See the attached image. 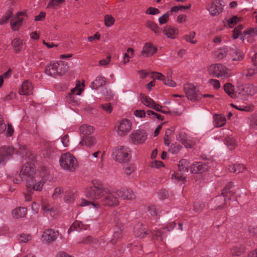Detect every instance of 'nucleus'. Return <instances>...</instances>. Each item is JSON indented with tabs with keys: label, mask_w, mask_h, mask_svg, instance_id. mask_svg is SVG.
I'll return each mask as SVG.
<instances>
[{
	"label": "nucleus",
	"mask_w": 257,
	"mask_h": 257,
	"mask_svg": "<svg viewBox=\"0 0 257 257\" xmlns=\"http://www.w3.org/2000/svg\"><path fill=\"white\" fill-rule=\"evenodd\" d=\"M85 196L89 200L82 199L79 204L80 206L91 204L93 207L99 208L102 205L115 206L119 204L115 190L104 188L94 184L93 186L86 191Z\"/></svg>",
	"instance_id": "nucleus-1"
},
{
	"label": "nucleus",
	"mask_w": 257,
	"mask_h": 257,
	"mask_svg": "<svg viewBox=\"0 0 257 257\" xmlns=\"http://www.w3.org/2000/svg\"><path fill=\"white\" fill-rule=\"evenodd\" d=\"M189 162L185 160L182 159L178 164V171L172 175V179L174 181H182L185 180L187 173L190 170L192 173H203L208 170V167L205 164L197 162L190 166L189 168Z\"/></svg>",
	"instance_id": "nucleus-2"
},
{
	"label": "nucleus",
	"mask_w": 257,
	"mask_h": 257,
	"mask_svg": "<svg viewBox=\"0 0 257 257\" xmlns=\"http://www.w3.org/2000/svg\"><path fill=\"white\" fill-rule=\"evenodd\" d=\"M49 171L44 167L41 169L40 176L37 175L32 179L26 183V189L30 192L40 191L44 184L49 179Z\"/></svg>",
	"instance_id": "nucleus-3"
},
{
	"label": "nucleus",
	"mask_w": 257,
	"mask_h": 257,
	"mask_svg": "<svg viewBox=\"0 0 257 257\" xmlns=\"http://www.w3.org/2000/svg\"><path fill=\"white\" fill-rule=\"evenodd\" d=\"M207 71L213 77L226 79L231 76V71L221 64H212L207 67Z\"/></svg>",
	"instance_id": "nucleus-4"
},
{
	"label": "nucleus",
	"mask_w": 257,
	"mask_h": 257,
	"mask_svg": "<svg viewBox=\"0 0 257 257\" xmlns=\"http://www.w3.org/2000/svg\"><path fill=\"white\" fill-rule=\"evenodd\" d=\"M112 157L113 159L120 163H125L131 158V150L124 146H118L112 150Z\"/></svg>",
	"instance_id": "nucleus-5"
},
{
	"label": "nucleus",
	"mask_w": 257,
	"mask_h": 257,
	"mask_svg": "<svg viewBox=\"0 0 257 257\" xmlns=\"http://www.w3.org/2000/svg\"><path fill=\"white\" fill-rule=\"evenodd\" d=\"M59 162L61 167L64 170L69 171H75L78 167V162L73 155L67 153L62 154L60 158Z\"/></svg>",
	"instance_id": "nucleus-6"
},
{
	"label": "nucleus",
	"mask_w": 257,
	"mask_h": 257,
	"mask_svg": "<svg viewBox=\"0 0 257 257\" xmlns=\"http://www.w3.org/2000/svg\"><path fill=\"white\" fill-rule=\"evenodd\" d=\"M37 159L35 161L32 160L26 161V163L22 167L20 176L22 179H24L26 182H28L32 179L37 174L35 172V163L36 162Z\"/></svg>",
	"instance_id": "nucleus-7"
},
{
	"label": "nucleus",
	"mask_w": 257,
	"mask_h": 257,
	"mask_svg": "<svg viewBox=\"0 0 257 257\" xmlns=\"http://www.w3.org/2000/svg\"><path fill=\"white\" fill-rule=\"evenodd\" d=\"M232 186V183H229L223 188L221 195L215 197L214 200V202L216 203L215 208H222L226 200L230 199L231 196L233 194V192L230 190Z\"/></svg>",
	"instance_id": "nucleus-8"
},
{
	"label": "nucleus",
	"mask_w": 257,
	"mask_h": 257,
	"mask_svg": "<svg viewBox=\"0 0 257 257\" xmlns=\"http://www.w3.org/2000/svg\"><path fill=\"white\" fill-rule=\"evenodd\" d=\"M12 148L14 149V152H16L17 154H20L23 157H25L26 161L32 160L35 161L36 160V156L26 145L18 143L15 148Z\"/></svg>",
	"instance_id": "nucleus-9"
},
{
	"label": "nucleus",
	"mask_w": 257,
	"mask_h": 257,
	"mask_svg": "<svg viewBox=\"0 0 257 257\" xmlns=\"http://www.w3.org/2000/svg\"><path fill=\"white\" fill-rule=\"evenodd\" d=\"M176 223L174 222H170L167 227H164L163 229H157L156 227L152 228L151 232L153 236V239L158 241H163L164 238L166 236L165 230L167 229L170 231L173 229L176 226Z\"/></svg>",
	"instance_id": "nucleus-10"
},
{
	"label": "nucleus",
	"mask_w": 257,
	"mask_h": 257,
	"mask_svg": "<svg viewBox=\"0 0 257 257\" xmlns=\"http://www.w3.org/2000/svg\"><path fill=\"white\" fill-rule=\"evenodd\" d=\"M242 26L241 25H239L237 27H236L232 31V37L234 39H237L239 35L241 36V39H244L246 35H248L249 36H257V28H249L241 33V30H242Z\"/></svg>",
	"instance_id": "nucleus-11"
},
{
	"label": "nucleus",
	"mask_w": 257,
	"mask_h": 257,
	"mask_svg": "<svg viewBox=\"0 0 257 257\" xmlns=\"http://www.w3.org/2000/svg\"><path fill=\"white\" fill-rule=\"evenodd\" d=\"M184 90L188 99L191 101H198L201 97L197 88L192 84H185L184 86Z\"/></svg>",
	"instance_id": "nucleus-12"
},
{
	"label": "nucleus",
	"mask_w": 257,
	"mask_h": 257,
	"mask_svg": "<svg viewBox=\"0 0 257 257\" xmlns=\"http://www.w3.org/2000/svg\"><path fill=\"white\" fill-rule=\"evenodd\" d=\"M59 236V232L52 229L46 230L41 236L43 243L49 244L56 240Z\"/></svg>",
	"instance_id": "nucleus-13"
},
{
	"label": "nucleus",
	"mask_w": 257,
	"mask_h": 257,
	"mask_svg": "<svg viewBox=\"0 0 257 257\" xmlns=\"http://www.w3.org/2000/svg\"><path fill=\"white\" fill-rule=\"evenodd\" d=\"M132 130V122L126 118L121 120L117 130V135L119 136H124L127 135Z\"/></svg>",
	"instance_id": "nucleus-14"
},
{
	"label": "nucleus",
	"mask_w": 257,
	"mask_h": 257,
	"mask_svg": "<svg viewBox=\"0 0 257 257\" xmlns=\"http://www.w3.org/2000/svg\"><path fill=\"white\" fill-rule=\"evenodd\" d=\"M141 100L142 102L146 106L152 108L157 111L166 113V112L162 109V106L157 104L153 99L145 95H141Z\"/></svg>",
	"instance_id": "nucleus-15"
},
{
	"label": "nucleus",
	"mask_w": 257,
	"mask_h": 257,
	"mask_svg": "<svg viewBox=\"0 0 257 257\" xmlns=\"http://www.w3.org/2000/svg\"><path fill=\"white\" fill-rule=\"evenodd\" d=\"M27 15L25 12H19L11 20V27L13 30L17 31L22 25L23 21Z\"/></svg>",
	"instance_id": "nucleus-16"
},
{
	"label": "nucleus",
	"mask_w": 257,
	"mask_h": 257,
	"mask_svg": "<svg viewBox=\"0 0 257 257\" xmlns=\"http://www.w3.org/2000/svg\"><path fill=\"white\" fill-rule=\"evenodd\" d=\"M177 140L186 147L191 148L195 144V141L193 138L187 136L184 132H180L176 136Z\"/></svg>",
	"instance_id": "nucleus-17"
},
{
	"label": "nucleus",
	"mask_w": 257,
	"mask_h": 257,
	"mask_svg": "<svg viewBox=\"0 0 257 257\" xmlns=\"http://www.w3.org/2000/svg\"><path fill=\"white\" fill-rule=\"evenodd\" d=\"M14 153V149L11 147H3L0 148V166L5 165L9 156Z\"/></svg>",
	"instance_id": "nucleus-18"
},
{
	"label": "nucleus",
	"mask_w": 257,
	"mask_h": 257,
	"mask_svg": "<svg viewBox=\"0 0 257 257\" xmlns=\"http://www.w3.org/2000/svg\"><path fill=\"white\" fill-rule=\"evenodd\" d=\"M131 139L135 144H141L144 143L147 138L146 133L144 131L137 130L132 133Z\"/></svg>",
	"instance_id": "nucleus-19"
},
{
	"label": "nucleus",
	"mask_w": 257,
	"mask_h": 257,
	"mask_svg": "<svg viewBox=\"0 0 257 257\" xmlns=\"http://www.w3.org/2000/svg\"><path fill=\"white\" fill-rule=\"evenodd\" d=\"M33 85L31 82L25 80L22 83L19 92L21 95H29L33 93Z\"/></svg>",
	"instance_id": "nucleus-20"
},
{
	"label": "nucleus",
	"mask_w": 257,
	"mask_h": 257,
	"mask_svg": "<svg viewBox=\"0 0 257 257\" xmlns=\"http://www.w3.org/2000/svg\"><path fill=\"white\" fill-rule=\"evenodd\" d=\"M116 194L118 197L122 199L131 200L136 197L135 194L133 191L129 189H121L116 190Z\"/></svg>",
	"instance_id": "nucleus-21"
},
{
	"label": "nucleus",
	"mask_w": 257,
	"mask_h": 257,
	"mask_svg": "<svg viewBox=\"0 0 257 257\" xmlns=\"http://www.w3.org/2000/svg\"><path fill=\"white\" fill-rule=\"evenodd\" d=\"M157 50V47L155 46L152 43L150 42L146 43L143 47L142 55L149 57L156 53Z\"/></svg>",
	"instance_id": "nucleus-22"
},
{
	"label": "nucleus",
	"mask_w": 257,
	"mask_h": 257,
	"mask_svg": "<svg viewBox=\"0 0 257 257\" xmlns=\"http://www.w3.org/2000/svg\"><path fill=\"white\" fill-rule=\"evenodd\" d=\"M135 235L141 238H144L148 233L146 226L142 223H138L134 227Z\"/></svg>",
	"instance_id": "nucleus-23"
},
{
	"label": "nucleus",
	"mask_w": 257,
	"mask_h": 257,
	"mask_svg": "<svg viewBox=\"0 0 257 257\" xmlns=\"http://www.w3.org/2000/svg\"><path fill=\"white\" fill-rule=\"evenodd\" d=\"M88 227V225L84 224L81 221L76 220L70 227L68 233H70V232L74 230L80 231L82 230H86Z\"/></svg>",
	"instance_id": "nucleus-24"
},
{
	"label": "nucleus",
	"mask_w": 257,
	"mask_h": 257,
	"mask_svg": "<svg viewBox=\"0 0 257 257\" xmlns=\"http://www.w3.org/2000/svg\"><path fill=\"white\" fill-rule=\"evenodd\" d=\"M96 143V140L95 138L92 136H83L81 141L80 142L79 145L85 146L88 148H91L95 146Z\"/></svg>",
	"instance_id": "nucleus-25"
},
{
	"label": "nucleus",
	"mask_w": 257,
	"mask_h": 257,
	"mask_svg": "<svg viewBox=\"0 0 257 257\" xmlns=\"http://www.w3.org/2000/svg\"><path fill=\"white\" fill-rule=\"evenodd\" d=\"M229 55L232 58V60L234 61H241L244 58L243 53L235 47L230 48Z\"/></svg>",
	"instance_id": "nucleus-26"
},
{
	"label": "nucleus",
	"mask_w": 257,
	"mask_h": 257,
	"mask_svg": "<svg viewBox=\"0 0 257 257\" xmlns=\"http://www.w3.org/2000/svg\"><path fill=\"white\" fill-rule=\"evenodd\" d=\"M114 221L116 222V226L114 228L112 238L110 240V242L113 244L116 242L117 240L122 236V229L119 226L118 221L116 220V218H115Z\"/></svg>",
	"instance_id": "nucleus-27"
},
{
	"label": "nucleus",
	"mask_w": 257,
	"mask_h": 257,
	"mask_svg": "<svg viewBox=\"0 0 257 257\" xmlns=\"http://www.w3.org/2000/svg\"><path fill=\"white\" fill-rule=\"evenodd\" d=\"M230 48L228 47H223L219 49H218L214 53V57L218 60H221L226 57L227 55H229Z\"/></svg>",
	"instance_id": "nucleus-28"
},
{
	"label": "nucleus",
	"mask_w": 257,
	"mask_h": 257,
	"mask_svg": "<svg viewBox=\"0 0 257 257\" xmlns=\"http://www.w3.org/2000/svg\"><path fill=\"white\" fill-rule=\"evenodd\" d=\"M106 83V79L105 77L98 76L96 78L94 81L91 83L90 87L92 89H96L99 87H103Z\"/></svg>",
	"instance_id": "nucleus-29"
},
{
	"label": "nucleus",
	"mask_w": 257,
	"mask_h": 257,
	"mask_svg": "<svg viewBox=\"0 0 257 257\" xmlns=\"http://www.w3.org/2000/svg\"><path fill=\"white\" fill-rule=\"evenodd\" d=\"M57 66V76L65 74L68 70V66L66 63L63 61L56 62Z\"/></svg>",
	"instance_id": "nucleus-30"
},
{
	"label": "nucleus",
	"mask_w": 257,
	"mask_h": 257,
	"mask_svg": "<svg viewBox=\"0 0 257 257\" xmlns=\"http://www.w3.org/2000/svg\"><path fill=\"white\" fill-rule=\"evenodd\" d=\"M57 66L56 62L51 63L45 68V72L48 75L55 77L57 76Z\"/></svg>",
	"instance_id": "nucleus-31"
},
{
	"label": "nucleus",
	"mask_w": 257,
	"mask_h": 257,
	"mask_svg": "<svg viewBox=\"0 0 257 257\" xmlns=\"http://www.w3.org/2000/svg\"><path fill=\"white\" fill-rule=\"evenodd\" d=\"M81 91L82 89L80 86L77 85L75 87L71 90V92L69 95L67 96V100L70 103L73 102L74 99V95H80Z\"/></svg>",
	"instance_id": "nucleus-32"
},
{
	"label": "nucleus",
	"mask_w": 257,
	"mask_h": 257,
	"mask_svg": "<svg viewBox=\"0 0 257 257\" xmlns=\"http://www.w3.org/2000/svg\"><path fill=\"white\" fill-rule=\"evenodd\" d=\"M80 132L83 136H90L94 131L93 127L88 124H83L79 128Z\"/></svg>",
	"instance_id": "nucleus-33"
},
{
	"label": "nucleus",
	"mask_w": 257,
	"mask_h": 257,
	"mask_svg": "<svg viewBox=\"0 0 257 257\" xmlns=\"http://www.w3.org/2000/svg\"><path fill=\"white\" fill-rule=\"evenodd\" d=\"M27 208L25 207H19L14 209L12 214L14 217L19 218L24 217L27 214Z\"/></svg>",
	"instance_id": "nucleus-34"
},
{
	"label": "nucleus",
	"mask_w": 257,
	"mask_h": 257,
	"mask_svg": "<svg viewBox=\"0 0 257 257\" xmlns=\"http://www.w3.org/2000/svg\"><path fill=\"white\" fill-rule=\"evenodd\" d=\"M222 8L219 4L212 3L211 6L207 9L212 16H215L221 12Z\"/></svg>",
	"instance_id": "nucleus-35"
},
{
	"label": "nucleus",
	"mask_w": 257,
	"mask_h": 257,
	"mask_svg": "<svg viewBox=\"0 0 257 257\" xmlns=\"http://www.w3.org/2000/svg\"><path fill=\"white\" fill-rule=\"evenodd\" d=\"M42 206L44 211L46 212H50L51 215L55 214V210L53 208L51 204L49 203L47 200H42Z\"/></svg>",
	"instance_id": "nucleus-36"
},
{
	"label": "nucleus",
	"mask_w": 257,
	"mask_h": 257,
	"mask_svg": "<svg viewBox=\"0 0 257 257\" xmlns=\"http://www.w3.org/2000/svg\"><path fill=\"white\" fill-rule=\"evenodd\" d=\"M215 125L217 127L223 126L226 123V118L224 115L221 114H215L213 116Z\"/></svg>",
	"instance_id": "nucleus-37"
},
{
	"label": "nucleus",
	"mask_w": 257,
	"mask_h": 257,
	"mask_svg": "<svg viewBox=\"0 0 257 257\" xmlns=\"http://www.w3.org/2000/svg\"><path fill=\"white\" fill-rule=\"evenodd\" d=\"M225 92L231 97L233 98L237 96V91H234V86L230 83H226L224 85Z\"/></svg>",
	"instance_id": "nucleus-38"
},
{
	"label": "nucleus",
	"mask_w": 257,
	"mask_h": 257,
	"mask_svg": "<svg viewBox=\"0 0 257 257\" xmlns=\"http://www.w3.org/2000/svg\"><path fill=\"white\" fill-rule=\"evenodd\" d=\"M12 46L16 53L20 52L23 48V41L18 38L14 39L12 41Z\"/></svg>",
	"instance_id": "nucleus-39"
},
{
	"label": "nucleus",
	"mask_w": 257,
	"mask_h": 257,
	"mask_svg": "<svg viewBox=\"0 0 257 257\" xmlns=\"http://www.w3.org/2000/svg\"><path fill=\"white\" fill-rule=\"evenodd\" d=\"M241 21V18L237 16H233L230 19L226 20V22H223L224 25L225 26H228L229 28H232L234 27L239 22Z\"/></svg>",
	"instance_id": "nucleus-40"
},
{
	"label": "nucleus",
	"mask_w": 257,
	"mask_h": 257,
	"mask_svg": "<svg viewBox=\"0 0 257 257\" xmlns=\"http://www.w3.org/2000/svg\"><path fill=\"white\" fill-rule=\"evenodd\" d=\"M172 73V72L171 71H169L167 73V76H164L162 81L163 82V83L167 86L170 87H175L176 86V83L171 79Z\"/></svg>",
	"instance_id": "nucleus-41"
},
{
	"label": "nucleus",
	"mask_w": 257,
	"mask_h": 257,
	"mask_svg": "<svg viewBox=\"0 0 257 257\" xmlns=\"http://www.w3.org/2000/svg\"><path fill=\"white\" fill-rule=\"evenodd\" d=\"M163 33L168 38H170L171 39H174L175 38V30L171 27H166L163 30Z\"/></svg>",
	"instance_id": "nucleus-42"
},
{
	"label": "nucleus",
	"mask_w": 257,
	"mask_h": 257,
	"mask_svg": "<svg viewBox=\"0 0 257 257\" xmlns=\"http://www.w3.org/2000/svg\"><path fill=\"white\" fill-rule=\"evenodd\" d=\"M247 90V89L246 87V85L242 86L239 88L238 91H237L236 97H240L241 98H245L248 96Z\"/></svg>",
	"instance_id": "nucleus-43"
},
{
	"label": "nucleus",
	"mask_w": 257,
	"mask_h": 257,
	"mask_svg": "<svg viewBox=\"0 0 257 257\" xmlns=\"http://www.w3.org/2000/svg\"><path fill=\"white\" fill-rule=\"evenodd\" d=\"M196 35V33L194 31L190 32L188 34L185 35L184 36V39L187 42L191 43V44H195L197 43V41L196 40H193Z\"/></svg>",
	"instance_id": "nucleus-44"
},
{
	"label": "nucleus",
	"mask_w": 257,
	"mask_h": 257,
	"mask_svg": "<svg viewBox=\"0 0 257 257\" xmlns=\"http://www.w3.org/2000/svg\"><path fill=\"white\" fill-rule=\"evenodd\" d=\"M225 144L229 150L234 149L236 145L235 140L231 137H228L225 139Z\"/></svg>",
	"instance_id": "nucleus-45"
},
{
	"label": "nucleus",
	"mask_w": 257,
	"mask_h": 257,
	"mask_svg": "<svg viewBox=\"0 0 257 257\" xmlns=\"http://www.w3.org/2000/svg\"><path fill=\"white\" fill-rule=\"evenodd\" d=\"M257 72V66L253 65V68H248L242 72V74L246 77H251Z\"/></svg>",
	"instance_id": "nucleus-46"
},
{
	"label": "nucleus",
	"mask_w": 257,
	"mask_h": 257,
	"mask_svg": "<svg viewBox=\"0 0 257 257\" xmlns=\"http://www.w3.org/2000/svg\"><path fill=\"white\" fill-rule=\"evenodd\" d=\"M32 239V236L29 234L22 233L18 237L20 242L27 243Z\"/></svg>",
	"instance_id": "nucleus-47"
},
{
	"label": "nucleus",
	"mask_w": 257,
	"mask_h": 257,
	"mask_svg": "<svg viewBox=\"0 0 257 257\" xmlns=\"http://www.w3.org/2000/svg\"><path fill=\"white\" fill-rule=\"evenodd\" d=\"M146 26L153 31L155 33H158L160 32V28L157 24L152 21H148L146 23Z\"/></svg>",
	"instance_id": "nucleus-48"
},
{
	"label": "nucleus",
	"mask_w": 257,
	"mask_h": 257,
	"mask_svg": "<svg viewBox=\"0 0 257 257\" xmlns=\"http://www.w3.org/2000/svg\"><path fill=\"white\" fill-rule=\"evenodd\" d=\"M63 189L61 187L55 188L52 196L53 199H56L60 197L61 195L63 193Z\"/></svg>",
	"instance_id": "nucleus-49"
},
{
	"label": "nucleus",
	"mask_w": 257,
	"mask_h": 257,
	"mask_svg": "<svg viewBox=\"0 0 257 257\" xmlns=\"http://www.w3.org/2000/svg\"><path fill=\"white\" fill-rule=\"evenodd\" d=\"M114 22V18L109 15H106L104 17V23L105 25L107 27H110L111 26Z\"/></svg>",
	"instance_id": "nucleus-50"
},
{
	"label": "nucleus",
	"mask_w": 257,
	"mask_h": 257,
	"mask_svg": "<svg viewBox=\"0 0 257 257\" xmlns=\"http://www.w3.org/2000/svg\"><path fill=\"white\" fill-rule=\"evenodd\" d=\"M96 241V239H93L91 236H88L84 238L82 240H80L77 242L78 244L83 243V244H89L94 243Z\"/></svg>",
	"instance_id": "nucleus-51"
},
{
	"label": "nucleus",
	"mask_w": 257,
	"mask_h": 257,
	"mask_svg": "<svg viewBox=\"0 0 257 257\" xmlns=\"http://www.w3.org/2000/svg\"><path fill=\"white\" fill-rule=\"evenodd\" d=\"M247 87V91L248 93V95H253L257 93V86H255L254 85L251 84H246Z\"/></svg>",
	"instance_id": "nucleus-52"
},
{
	"label": "nucleus",
	"mask_w": 257,
	"mask_h": 257,
	"mask_svg": "<svg viewBox=\"0 0 257 257\" xmlns=\"http://www.w3.org/2000/svg\"><path fill=\"white\" fill-rule=\"evenodd\" d=\"M147 114L149 116H151L152 118H157L159 120H163V116L161 115L158 114L152 110H147Z\"/></svg>",
	"instance_id": "nucleus-53"
},
{
	"label": "nucleus",
	"mask_w": 257,
	"mask_h": 257,
	"mask_svg": "<svg viewBox=\"0 0 257 257\" xmlns=\"http://www.w3.org/2000/svg\"><path fill=\"white\" fill-rule=\"evenodd\" d=\"M100 107L108 113H110L112 111V107L110 103L101 104Z\"/></svg>",
	"instance_id": "nucleus-54"
},
{
	"label": "nucleus",
	"mask_w": 257,
	"mask_h": 257,
	"mask_svg": "<svg viewBox=\"0 0 257 257\" xmlns=\"http://www.w3.org/2000/svg\"><path fill=\"white\" fill-rule=\"evenodd\" d=\"M204 204L200 202H194L193 207L195 212H197L200 211L204 206Z\"/></svg>",
	"instance_id": "nucleus-55"
},
{
	"label": "nucleus",
	"mask_w": 257,
	"mask_h": 257,
	"mask_svg": "<svg viewBox=\"0 0 257 257\" xmlns=\"http://www.w3.org/2000/svg\"><path fill=\"white\" fill-rule=\"evenodd\" d=\"M158 195L160 199H164L168 196V191L165 189H161L158 192Z\"/></svg>",
	"instance_id": "nucleus-56"
},
{
	"label": "nucleus",
	"mask_w": 257,
	"mask_h": 257,
	"mask_svg": "<svg viewBox=\"0 0 257 257\" xmlns=\"http://www.w3.org/2000/svg\"><path fill=\"white\" fill-rule=\"evenodd\" d=\"M243 251V248H238L237 246H234L231 249V253L232 255L239 256Z\"/></svg>",
	"instance_id": "nucleus-57"
},
{
	"label": "nucleus",
	"mask_w": 257,
	"mask_h": 257,
	"mask_svg": "<svg viewBox=\"0 0 257 257\" xmlns=\"http://www.w3.org/2000/svg\"><path fill=\"white\" fill-rule=\"evenodd\" d=\"M134 115L139 118H143L149 116L147 112H145L144 110H136L134 111Z\"/></svg>",
	"instance_id": "nucleus-58"
},
{
	"label": "nucleus",
	"mask_w": 257,
	"mask_h": 257,
	"mask_svg": "<svg viewBox=\"0 0 257 257\" xmlns=\"http://www.w3.org/2000/svg\"><path fill=\"white\" fill-rule=\"evenodd\" d=\"M159 208L156 206L151 205L148 206V210L152 215H157L158 213Z\"/></svg>",
	"instance_id": "nucleus-59"
},
{
	"label": "nucleus",
	"mask_w": 257,
	"mask_h": 257,
	"mask_svg": "<svg viewBox=\"0 0 257 257\" xmlns=\"http://www.w3.org/2000/svg\"><path fill=\"white\" fill-rule=\"evenodd\" d=\"M136 167L132 164L127 165L124 168V173L127 175H130L132 172H134L136 170Z\"/></svg>",
	"instance_id": "nucleus-60"
},
{
	"label": "nucleus",
	"mask_w": 257,
	"mask_h": 257,
	"mask_svg": "<svg viewBox=\"0 0 257 257\" xmlns=\"http://www.w3.org/2000/svg\"><path fill=\"white\" fill-rule=\"evenodd\" d=\"M11 15L12 12L11 11H8L0 20V25H3L6 23L11 17Z\"/></svg>",
	"instance_id": "nucleus-61"
},
{
	"label": "nucleus",
	"mask_w": 257,
	"mask_h": 257,
	"mask_svg": "<svg viewBox=\"0 0 257 257\" xmlns=\"http://www.w3.org/2000/svg\"><path fill=\"white\" fill-rule=\"evenodd\" d=\"M169 15L168 13H165L162 16L159 18V22L160 25L166 24L169 20Z\"/></svg>",
	"instance_id": "nucleus-62"
},
{
	"label": "nucleus",
	"mask_w": 257,
	"mask_h": 257,
	"mask_svg": "<svg viewBox=\"0 0 257 257\" xmlns=\"http://www.w3.org/2000/svg\"><path fill=\"white\" fill-rule=\"evenodd\" d=\"M182 148V147L177 144H172L171 145V148L170 149V151L173 154H177Z\"/></svg>",
	"instance_id": "nucleus-63"
},
{
	"label": "nucleus",
	"mask_w": 257,
	"mask_h": 257,
	"mask_svg": "<svg viewBox=\"0 0 257 257\" xmlns=\"http://www.w3.org/2000/svg\"><path fill=\"white\" fill-rule=\"evenodd\" d=\"M146 13L147 14L155 15L159 14L160 11L157 8L150 7L147 9Z\"/></svg>",
	"instance_id": "nucleus-64"
}]
</instances>
